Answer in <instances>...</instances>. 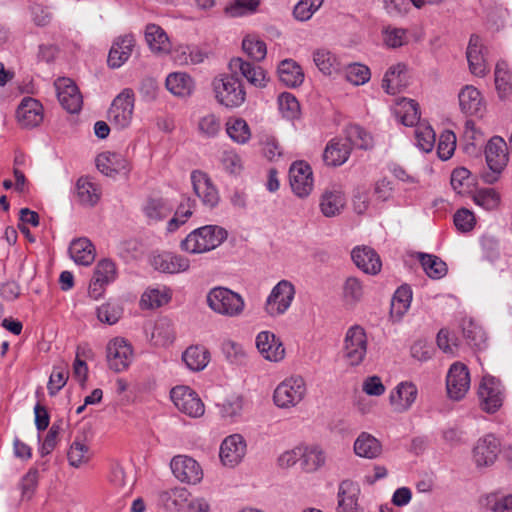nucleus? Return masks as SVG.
Instances as JSON below:
<instances>
[{"mask_svg":"<svg viewBox=\"0 0 512 512\" xmlns=\"http://www.w3.org/2000/svg\"><path fill=\"white\" fill-rule=\"evenodd\" d=\"M418 390L412 382H401L390 393L389 400L396 412L402 413L410 409L417 398Z\"/></svg>","mask_w":512,"mask_h":512,"instance_id":"obj_25","label":"nucleus"},{"mask_svg":"<svg viewBox=\"0 0 512 512\" xmlns=\"http://www.w3.org/2000/svg\"><path fill=\"white\" fill-rule=\"evenodd\" d=\"M190 493L186 488L175 487L162 491L159 494V501L168 511H180L188 503Z\"/></svg>","mask_w":512,"mask_h":512,"instance_id":"obj_36","label":"nucleus"},{"mask_svg":"<svg viewBox=\"0 0 512 512\" xmlns=\"http://www.w3.org/2000/svg\"><path fill=\"white\" fill-rule=\"evenodd\" d=\"M420 263L426 274L432 279H440L447 273V265L439 257L431 254L419 253Z\"/></svg>","mask_w":512,"mask_h":512,"instance_id":"obj_44","label":"nucleus"},{"mask_svg":"<svg viewBox=\"0 0 512 512\" xmlns=\"http://www.w3.org/2000/svg\"><path fill=\"white\" fill-rule=\"evenodd\" d=\"M370 77V69L363 64L353 63L346 68V79L354 85H363Z\"/></svg>","mask_w":512,"mask_h":512,"instance_id":"obj_60","label":"nucleus"},{"mask_svg":"<svg viewBox=\"0 0 512 512\" xmlns=\"http://www.w3.org/2000/svg\"><path fill=\"white\" fill-rule=\"evenodd\" d=\"M220 163H221L223 169L231 175H237L242 170L241 158L233 150L223 151L220 156Z\"/></svg>","mask_w":512,"mask_h":512,"instance_id":"obj_64","label":"nucleus"},{"mask_svg":"<svg viewBox=\"0 0 512 512\" xmlns=\"http://www.w3.org/2000/svg\"><path fill=\"white\" fill-rule=\"evenodd\" d=\"M473 200L476 205L482 207L487 211L496 209L500 204V195L493 188L479 189L473 195Z\"/></svg>","mask_w":512,"mask_h":512,"instance_id":"obj_52","label":"nucleus"},{"mask_svg":"<svg viewBox=\"0 0 512 512\" xmlns=\"http://www.w3.org/2000/svg\"><path fill=\"white\" fill-rule=\"evenodd\" d=\"M142 211L149 223L164 220L172 211L169 202L162 197H149L143 205Z\"/></svg>","mask_w":512,"mask_h":512,"instance_id":"obj_35","label":"nucleus"},{"mask_svg":"<svg viewBox=\"0 0 512 512\" xmlns=\"http://www.w3.org/2000/svg\"><path fill=\"white\" fill-rule=\"evenodd\" d=\"M279 80L287 87H298L303 83L304 73L292 59H285L278 65Z\"/></svg>","mask_w":512,"mask_h":512,"instance_id":"obj_33","label":"nucleus"},{"mask_svg":"<svg viewBox=\"0 0 512 512\" xmlns=\"http://www.w3.org/2000/svg\"><path fill=\"white\" fill-rule=\"evenodd\" d=\"M39 473L37 468H30L28 472L21 478L19 487L23 499H31L38 485Z\"/></svg>","mask_w":512,"mask_h":512,"instance_id":"obj_59","label":"nucleus"},{"mask_svg":"<svg viewBox=\"0 0 512 512\" xmlns=\"http://www.w3.org/2000/svg\"><path fill=\"white\" fill-rule=\"evenodd\" d=\"M289 182L296 196L307 197L313 189V173L310 165L304 161L294 162L289 169Z\"/></svg>","mask_w":512,"mask_h":512,"instance_id":"obj_12","label":"nucleus"},{"mask_svg":"<svg viewBox=\"0 0 512 512\" xmlns=\"http://www.w3.org/2000/svg\"><path fill=\"white\" fill-rule=\"evenodd\" d=\"M415 139L417 146L424 152L432 151L436 135L431 126L419 125L415 129Z\"/></svg>","mask_w":512,"mask_h":512,"instance_id":"obj_55","label":"nucleus"},{"mask_svg":"<svg viewBox=\"0 0 512 512\" xmlns=\"http://www.w3.org/2000/svg\"><path fill=\"white\" fill-rule=\"evenodd\" d=\"M354 452L359 457L375 459L381 454L382 445L371 434L362 432L354 442Z\"/></svg>","mask_w":512,"mask_h":512,"instance_id":"obj_34","label":"nucleus"},{"mask_svg":"<svg viewBox=\"0 0 512 512\" xmlns=\"http://www.w3.org/2000/svg\"><path fill=\"white\" fill-rule=\"evenodd\" d=\"M447 393L450 398L459 400L465 396L470 387V374L466 365L455 362L446 377Z\"/></svg>","mask_w":512,"mask_h":512,"instance_id":"obj_14","label":"nucleus"},{"mask_svg":"<svg viewBox=\"0 0 512 512\" xmlns=\"http://www.w3.org/2000/svg\"><path fill=\"white\" fill-rule=\"evenodd\" d=\"M351 153L350 143L343 139H332L328 142L323 160L329 166H340L344 164Z\"/></svg>","mask_w":512,"mask_h":512,"instance_id":"obj_29","label":"nucleus"},{"mask_svg":"<svg viewBox=\"0 0 512 512\" xmlns=\"http://www.w3.org/2000/svg\"><path fill=\"white\" fill-rule=\"evenodd\" d=\"M135 94L132 89H123L112 101L108 110V120L117 129L127 128L132 121Z\"/></svg>","mask_w":512,"mask_h":512,"instance_id":"obj_5","label":"nucleus"},{"mask_svg":"<svg viewBox=\"0 0 512 512\" xmlns=\"http://www.w3.org/2000/svg\"><path fill=\"white\" fill-rule=\"evenodd\" d=\"M76 191L77 197L83 205L94 206L100 199L98 187L86 178L78 179Z\"/></svg>","mask_w":512,"mask_h":512,"instance_id":"obj_46","label":"nucleus"},{"mask_svg":"<svg viewBox=\"0 0 512 512\" xmlns=\"http://www.w3.org/2000/svg\"><path fill=\"white\" fill-rule=\"evenodd\" d=\"M495 85L501 97L507 95L512 90V75L505 62H498L496 64Z\"/></svg>","mask_w":512,"mask_h":512,"instance_id":"obj_54","label":"nucleus"},{"mask_svg":"<svg viewBox=\"0 0 512 512\" xmlns=\"http://www.w3.org/2000/svg\"><path fill=\"white\" fill-rule=\"evenodd\" d=\"M256 347L260 354L269 361L279 362L285 356L282 342L270 331H262L257 335Z\"/></svg>","mask_w":512,"mask_h":512,"instance_id":"obj_24","label":"nucleus"},{"mask_svg":"<svg viewBox=\"0 0 512 512\" xmlns=\"http://www.w3.org/2000/svg\"><path fill=\"white\" fill-rule=\"evenodd\" d=\"M212 86L217 102L227 108L239 107L246 99L242 82L234 73L216 77Z\"/></svg>","mask_w":512,"mask_h":512,"instance_id":"obj_3","label":"nucleus"},{"mask_svg":"<svg viewBox=\"0 0 512 512\" xmlns=\"http://www.w3.org/2000/svg\"><path fill=\"white\" fill-rule=\"evenodd\" d=\"M300 464L306 472H314L325 463L324 453L317 447H302Z\"/></svg>","mask_w":512,"mask_h":512,"instance_id":"obj_48","label":"nucleus"},{"mask_svg":"<svg viewBox=\"0 0 512 512\" xmlns=\"http://www.w3.org/2000/svg\"><path fill=\"white\" fill-rule=\"evenodd\" d=\"M367 352V337L365 330L358 325L348 329L344 340V357L352 366L359 365Z\"/></svg>","mask_w":512,"mask_h":512,"instance_id":"obj_8","label":"nucleus"},{"mask_svg":"<svg viewBox=\"0 0 512 512\" xmlns=\"http://www.w3.org/2000/svg\"><path fill=\"white\" fill-rule=\"evenodd\" d=\"M171 399L182 413L196 418L204 414L205 408L198 394L188 386H177L171 390Z\"/></svg>","mask_w":512,"mask_h":512,"instance_id":"obj_9","label":"nucleus"},{"mask_svg":"<svg viewBox=\"0 0 512 512\" xmlns=\"http://www.w3.org/2000/svg\"><path fill=\"white\" fill-rule=\"evenodd\" d=\"M226 131L229 137L239 144L246 143L251 137L250 128L242 118L229 120L226 123Z\"/></svg>","mask_w":512,"mask_h":512,"instance_id":"obj_51","label":"nucleus"},{"mask_svg":"<svg viewBox=\"0 0 512 512\" xmlns=\"http://www.w3.org/2000/svg\"><path fill=\"white\" fill-rule=\"evenodd\" d=\"M198 128L202 135L208 138H213L217 136L221 130L220 118L214 114L203 116L199 120Z\"/></svg>","mask_w":512,"mask_h":512,"instance_id":"obj_63","label":"nucleus"},{"mask_svg":"<svg viewBox=\"0 0 512 512\" xmlns=\"http://www.w3.org/2000/svg\"><path fill=\"white\" fill-rule=\"evenodd\" d=\"M480 404L484 411L495 413L503 403V389L500 380L486 375L482 378L478 389Z\"/></svg>","mask_w":512,"mask_h":512,"instance_id":"obj_10","label":"nucleus"},{"mask_svg":"<svg viewBox=\"0 0 512 512\" xmlns=\"http://www.w3.org/2000/svg\"><path fill=\"white\" fill-rule=\"evenodd\" d=\"M462 331L467 344L471 347L481 349L485 345L486 334L484 330L472 320L462 322Z\"/></svg>","mask_w":512,"mask_h":512,"instance_id":"obj_47","label":"nucleus"},{"mask_svg":"<svg viewBox=\"0 0 512 512\" xmlns=\"http://www.w3.org/2000/svg\"><path fill=\"white\" fill-rule=\"evenodd\" d=\"M16 117L22 127L34 128L43 120V107L38 100L25 97L17 108Z\"/></svg>","mask_w":512,"mask_h":512,"instance_id":"obj_23","label":"nucleus"},{"mask_svg":"<svg viewBox=\"0 0 512 512\" xmlns=\"http://www.w3.org/2000/svg\"><path fill=\"white\" fill-rule=\"evenodd\" d=\"M351 259L358 269L369 275H377L382 268L378 253L369 246H356L351 251Z\"/></svg>","mask_w":512,"mask_h":512,"instance_id":"obj_22","label":"nucleus"},{"mask_svg":"<svg viewBox=\"0 0 512 512\" xmlns=\"http://www.w3.org/2000/svg\"><path fill=\"white\" fill-rule=\"evenodd\" d=\"M324 0H300L294 7L293 15L299 21H307L322 6Z\"/></svg>","mask_w":512,"mask_h":512,"instance_id":"obj_58","label":"nucleus"},{"mask_svg":"<svg viewBox=\"0 0 512 512\" xmlns=\"http://www.w3.org/2000/svg\"><path fill=\"white\" fill-rule=\"evenodd\" d=\"M191 182L195 194L204 206L212 209L219 204L220 195L218 189L207 173L200 170L192 171Z\"/></svg>","mask_w":512,"mask_h":512,"instance_id":"obj_13","label":"nucleus"},{"mask_svg":"<svg viewBox=\"0 0 512 512\" xmlns=\"http://www.w3.org/2000/svg\"><path fill=\"white\" fill-rule=\"evenodd\" d=\"M166 87L174 95L185 97L193 91L194 83L186 73L175 72L166 78Z\"/></svg>","mask_w":512,"mask_h":512,"instance_id":"obj_40","label":"nucleus"},{"mask_svg":"<svg viewBox=\"0 0 512 512\" xmlns=\"http://www.w3.org/2000/svg\"><path fill=\"white\" fill-rule=\"evenodd\" d=\"M345 196L340 190H326L321 198L320 208L326 217H334L345 206Z\"/></svg>","mask_w":512,"mask_h":512,"instance_id":"obj_38","label":"nucleus"},{"mask_svg":"<svg viewBox=\"0 0 512 512\" xmlns=\"http://www.w3.org/2000/svg\"><path fill=\"white\" fill-rule=\"evenodd\" d=\"M278 104L281 113L288 119L296 118L300 112L299 102L291 93H281L278 97Z\"/></svg>","mask_w":512,"mask_h":512,"instance_id":"obj_57","label":"nucleus"},{"mask_svg":"<svg viewBox=\"0 0 512 512\" xmlns=\"http://www.w3.org/2000/svg\"><path fill=\"white\" fill-rule=\"evenodd\" d=\"M306 394L302 377H291L280 383L274 391V402L278 407L289 408L300 403Z\"/></svg>","mask_w":512,"mask_h":512,"instance_id":"obj_7","label":"nucleus"},{"mask_svg":"<svg viewBox=\"0 0 512 512\" xmlns=\"http://www.w3.org/2000/svg\"><path fill=\"white\" fill-rule=\"evenodd\" d=\"M242 49L254 61H262L267 54L265 42L259 39L246 37L242 41Z\"/></svg>","mask_w":512,"mask_h":512,"instance_id":"obj_56","label":"nucleus"},{"mask_svg":"<svg viewBox=\"0 0 512 512\" xmlns=\"http://www.w3.org/2000/svg\"><path fill=\"white\" fill-rule=\"evenodd\" d=\"M69 254L76 264L88 266L95 259V247L88 238H78L71 242Z\"/></svg>","mask_w":512,"mask_h":512,"instance_id":"obj_31","label":"nucleus"},{"mask_svg":"<svg viewBox=\"0 0 512 512\" xmlns=\"http://www.w3.org/2000/svg\"><path fill=\"white\" fill-rule=\"evenodd\" d=\"M364 293V285L359 278L349 276L345 279L342 286V295L345 303L349 305H356L362 301Z\"/></svg>","mask_w":512,"mask_h":512,"instance_id":"obj_42","label":"nucleus"},{"mask_svg":"<svg viewBox=\"0 0 512 512\" xmlns=\"http://www.w3.org/2000/svg\"><path fill=\"white\" fill-rule=\"evenodd\" d=\"M206 299L209 308L222 316L238 317L244 311L245 302L242 296L226 287L212 288Z\"/></svg>","mask_w":512,"mask_h":512,"instance_id":"obj_2","label":"nucleus"},{"mask_svg":"<svg viewBox=\"0 0 512 512\" xmlns=\"http://www.w3.org/2000/svg\"><path fill=\"white\" fill-rule=\"evenodd\" d=\"M57 97L61 106L69 113H78L83 100L76 84L69 78H59L55 81Z\"/></svg>","mask_w":512,"mask_h":512,"instance_id":"obj_18","label":"nucleus"},{"mask_svg":"<svg viewBox=\"0 0 512 512\" xmlns=\"http://www.w3.org/2000/svg\"><path fill=\"white\" fill-rule=\"evenodd\" d=\"M360 487L351 480H343L338 489L337 512H360L358 497Z\"/></svg>","mask_w":512,"mask_h":512,"instance_id":"obj_27","label":"nucleus"},{"mask_svg":"<svg viewBox=\"0 0 512 512\" xmlns=\"http://www.w3.org/2000/svg\"><path fill=\"white\" fill-rule=\"evenodd\" d=\"M500 453L498 439L489 434L480 438L473 449V460L477 467L491 466Z\"/></svg>","mask_w":512,"mask_h":512,"instance_id":"obj_21","label":"nucleus"},{"mask_svg":"<svg viewBox=\"0 0 512 512\" xmlns=\"http://www.w3.org/2000/svg\"><path fill=\"white\" fill-rule=\"evenodd\" d=\"M132 356V347L123 338H115L107 345L108 365L115 372L126 370L131 364Z\"/></svg>","mask_w":512,"mask_h":512,"instance_id":"obj_17","label":"nucleus"},{"mask_svg":"<svg viewBox=\"0 0 512 512\" xmlns=\"http://www.w3.org/2000/svg\"><path fill=\"white\" fill-rule=\"evenodd\" d=\"M350 143V147L370 149L373 146L371 135L359 125H352L347 129V136L343 139Z\"/></svg>","mask_w":512,"mask_h":512,"instance_id":"obj_50","label":"nucleus"},{"mask_svg":"<svg viewBox=\"0 0 512 512\" xmlns=\"http://www.w3.org/2000/svg\"><path fill=\"white\" fill-rule=\"evenodd\" d=\"M150 264L155 270L166 274L182 273L190 267L187 257L168 251L152 254Z\"/></svg>","mask_w":512,"mask_h":512,"instance_id":"obj_19","label":"nucleus"},{"mask_svg":"<svg viewBox=\"0 0 512 512\" xmlns=\"http://www.w3.org/2000/svg\"><path fill=\"white\" fill-rule=\"evenodd\" d=\"M313 61L317 68L325 75H332L340 69L336 56L324 48L314 51Z\"/></svg>","mask_w":512,"mask_h":512,"instance_id":"obj_45","label":"nucleus"},{"mask_svg":"<svg viewBox=\"0 0 512 512\" xmlns=\"http://www.w3.org/2000/svg\"><path fill=\"white\" fill-rule=\"evenodd\" d=\"M459 105L467 115H478L482 112L484 105L481 93L473 86L464 87L459 93Z\"/></svg>","mask_w":512,"mask_h":512,"instance_id":"obj_32","label":"nucleus"},{"mask_svg":"<svg viewBox=\"0 0 512 512\" xmlns=\"http://www.w3.org/2000/svg\"><path fill=\"white\" fill-rule=\"evenodd\" d=\"M116 277L115 263L110 259L100 260L95 266L93 278L89 285V296L95 300L99 299L103 295L106 286L112 283Z\"/></svg>","mask_w":512,"mask_h":512,"instance_id":"obj_11","label":"nucleus"},{"mask_svg":"<svg viewBox=\"0 0 512 512\" xmlns=\"http://www.w3.org/2000/svg\"><path fill=\"white\" fill-rule=\"evenodd\" d=\"M396 113L405 126H414L420 120L418 103L411 99H403L399 103V108Z\"/></svg>","mask_w":512,"mask_h":512,"instance_id":"obj_49","label":"nucleus"},{"mask_svg":"<svg viewBox=\"0 0 512 512\" xmlns=\"http://www.w3.org/2000/svg\"><path fill=\"white\" fill-rule=\"evenodd\" d=\"M228 237L225 228L205 225L194 229L180 243V248L191 254L209 252L219 247Z\"/></svg>","mask_w":512,"mask_h":512,"instance_id":"obj_1","label":"nucleus"},{"mask_svg":"<svg viewBox=\"0 0 512 512\" xmlns=\"http://www.w3.org/2000/svg\"><path fill=\"white\" fill-rule=\"evenodd\" d=\"M145 39L154 52H168L170 43L166 32L156 24H149L145 30Z\"/></svg>","mask_w":512,"mask_h":512,"instance_id":"obj_41","label":"nucleus"},{"mask_svg":"<svg viewBox=\"0 0 512 512\" xmlns=\"http://www.w3.org/2000/svg\"><path fill=\"white\" fill-rule=\"evenodd\" d=\"M405 70L406 66L398 63L386 71L382 80V88L388 94L395 95L405 86Z\"/></svg>","mask_w":512,"mask_h":512,"instance_id":"obj_37","label":"nucleus"},{"mask_svg":"<svg viewBox=\"0 0 512 512\" xmlns=\"http://www.w3.org/2000/svg\"><path fill=\"white\" fill-rule=\"evenodd\" d=\"M170 467L174 476L181 482L197 484L203 478V471L199 463L189 456L173 457Z\"/></svg>","mask_w":512,"mask_h":512,"instance_id":"obj_16","label":"nucleus"},{"mask_svg":"<svg viewBox=\"0 0 512 512\" xmlns=\"http://www.w3.org/2000/svg\"><path fill=\"white\" fill-rule=\"evenodd\" d=\"M412 301V290L408 285L400 286L391 301V315L401 318L409 309Z\"/></svg>","mask_w":512,"mask_h":512,"instance_id":"obj_43","label":"nucleus"},{"mask_svg":"<svg viewBox=\"0 0 512 512\" xmlns=\"http://www.w3.org/2000/svg\"><path fill=\"white\" fill-rule=\"evenodd\" d=\"M222 352L231 364L243 365L246 361V352L243 346L233 340H225L222 343Z\"/></svg>","mask_w":512,"mask_h":512,"instance_id":"obj_53","label":"nucleus"},{"mask_svg":"<svg viewBox=\"0 0 512 512\" xmlns=\"http://www.w3.org/2000/svg\"><path fill=\"white\" fill-rule=\"evenodd\" d=\"M232 73L238 72L254 87L265 88L270 78L264 68L254 63L243 60L240 57L232 58L229 62Z\"/></svg>","mask_w":512,"mask_h":512,"instance_id":"obj_15","label":"nucleus"},{"mask_svg":"<svg viewBox=\"0 0 512 512\" xmlns=\"http://www.w3.org/2000/svg\"><path fill=\"white\" fill-rule=\"evenodd\" d=\"M170 300L167 292L159 289L147 290L141 297V304L145 308L154 309L166 304Z\"/></svg>","mask_w":512,"mask_h":512,"instance_id":"obj_61","label":"nucleus"},{"mask_svg":"<svg viewBox=\"0 0 512 512\" xmlns=\"http://www.w3.org/2000/svg\"><path fill=\"white\" fill-rule=\"evenodd\" d=\"M182 360L191 371H201L209 363V352L202 346H190L183 352Z\"/></svg>","mask_w":512,"mask_h":512,"instance_id":"obj_39","label":"nucleus"},{"mask_svg":"<svg viewBox=\"0 0 512 512\" xmlns=\"http://www.w3.org/2000/svg\"><path fill=\"white\" fill-rule=\"evenodd\" d=\"M466 57L469 64L470 72L479 77H483L488 69L483 54V46L481 39L477 35H472L466 51Z\"/></svg>","mask_w":512,"mask_h":512,"instance_id":"obj_28","label":"nucleus"},{"mask_svg":"<svg viewBox=\"0 0 512 512\" xmlns=\"http://www.w3.org/2000/svg\"><path fill=\"white\" fill-rule=\"evenodd\" d=\"M456 148V136L452 131H445L441 134L437 146L438 156L442 160H448L452 157Z\"/></svg>","mask_w":512,"mask_h":512,"instance_id":"obj_62","label":"nucleus"},{"mask_svg":"<svg viewBox=\"0 0 512 512\" xmlns=\"http://www.w3.org/2000/svg\"><path fill=\"white\" fill-rule=\"evenodd\" d=\"M246 454V442L240 434L226 437L220 446V460L223 465L235 467Z\"/></svg>","mask_w":512,"mask_h":512,"instance_id":"obj_20","label":"nucleus"},{"mask_svg":"<svg viewBox=\"0 0 512 512\" xmlns=\"http://www.w3.org/2000/svg\"><path fill=\"white\" fill-rule=\"evenodd\" d=\"M96 166L101 173L113 177L126 170L128 162L121 154L107 151L97 156Z\"/></svg>","mask_w":512,"mask_h":512,"instance_id":"obj_30","label":"nucleus"},{"mask_svg":"<svg viewBox=\"0 0 512 512\" xmlns=\"http://www.w3.org/2000/svg\"><path fill=\"white\" fill-rule=\"evenodd\" d=\"M296 290L295 286L288 280L279 281L268 295L264 310L271 317H278L285 314L290 308Z\"/></svg>","mask_w":512,"mask_h":512,"instance_id":"obj_6","label":"nucleus"},{"mask_svg":"<svg viewBox=\"0 0 512 512\" xmlns=\"http://www.w3.org/2000/svg\"><path fill=\"white\" fill-rule=\"evenodd\" d=\"M134 46L135 39L133 35L118 37L109 51L108 66L112 69L121 67L131 56Z\"/></svg>","mask_w":512,"mask_h":512,"instance_id":"obj_26","label":"nucleus"},{"mask_svg":"<svg viewBox=\"0 0 512 512\" xmlns=\"http://www.w3.org/2000/svg\"><path fill=\"white\" fill-rule=\"evenodd\" d=\"M485 158L489 170L482 172L481 178L485 183L493 184L509 160L506 142L498 136L491 138L485 148Z\"/></svg>","mask_w":512,"mask_h":512,"instance_id":"obj_4","label":"nucleus"}]
</instances>
